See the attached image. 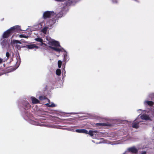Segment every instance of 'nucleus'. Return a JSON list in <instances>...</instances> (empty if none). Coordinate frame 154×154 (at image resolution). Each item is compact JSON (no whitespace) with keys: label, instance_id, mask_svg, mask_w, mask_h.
Wrapping results in <instances>:
<instances>
[{"label":"nucleus","instance_id":"f257e3e1","mask_svg":"<svg viewBox=\"0 0 154 154\" xmlns=\"http://www.w3.org/2000/svg\"><path fill=\"white\" fill-rule=\"evenodd\" d=\"M46 39L48 41V44L52 46H50V48L53 50L58 52L63 51L66 52L64 49L60 46L58 42L51 39L49 37H47Z\"/></svg>","mask_w":154,"mask_h":154},{"label":"nucleus","instance_id":"f03ea898","mask_svg":"<svg viewBox=\"0 0 154 154\" xmlns=\"http://www.w3.org/2000/svg\"><path fill=\"white\" fill-rule=\"evenodd\" d=\"M143 114L141 115L140 117L141 119L146 120L152 121V111L149 109V111L147 110H142Z\"/></svg>","mask_w":154,"mask_h":154},{"label":"nucleus","instance_id":"7ed1b4c3","mask_svg":"<svg viewBox=\"0 0 154 154\" xmlns=\"http://www.w3.org/2000/svg\"><path fill=\"white\" fill-rule=\"evenodd\" d=\"M57 16V13L53 11H46L43 14L42 17L44 19H50Z\"/></svg>","mask_w":154,"mask_h":154},{"label":"nucleus","instance_id":"20e7f679","mask_svg":"<svg viewBox=\"0 0 154 154\" xmlns=\"http://www.w3.org/2000/svg\"><path fill=\"white\" fill-rule=\"evenodd\" d=\"M57 21V19L56 16L48 19L47 21L46 26L49 27L50 29H51L53 25Z\"/></svg>","mask_w":154,"mask_h":154},{"label":"nucleus","instance_id":"39448f33","mask_svg":"<svg viewBox=\"0 0 154 154\" xmlns=\"http://www.w3.org/2000/svg\"><path fill=\"white\" fill-rule=\"evenodd\" d=\"M152 95H153V94L149 95L146 100H145L144 101L143 104L145 106H153L154 104L153 102L152 101L149 100H153V99L151 97V96Z\"/></svg>","mask_w":154,"mask_h":154},{"label":"nucleus","instance_id":"423d86ee","mask_svg":"<svg viewBox=\"0 0 154 154\" xmlns=\"http://www.w3.org/2000/svg\"><path fill=\"white\" fill-rule=\"evenodd\" d=\"M1 41V45L3 50L8 49L9 48L10 44L8 40L2 38Z\"/></svg>","mask_w":154,"mask_h":154},{"label":"nucleus","instance_id":"0eeeda50","mask_svg":"<svg viewBox=\"0 0 154 154\" xmlns=\"http://www.w3.org/2000/svg\"><path fill=\"white\" fill-rule=\"evenodd\" d=\"M12 33V32L9 29L3 33L2 36V38L4 39L5 38H8L9 36L11 35Z\"/></svg>","mask_w":154,"mask_h":154},{"label":"nucleus","instance_id":"6e6552de","mask_svg":"<svg viewBox=\"0 0 154 154\" xmlns=\"http://www.w3.org/2000/svg\"><path fill=\"white\" fill-rule=\"evenodd\" d=\"M20 28V26L17 25L11 27L10 29L13 33L14 32H17L21 30Z\"/></svg>","mask_w":154,"mask_h":154},{"label":"nucleus","instance_id":"1a4fd4ad","mask_svg":"<svg viewBox=\"0 0 154 154\" xmlns=\"http://www.w3.org/2000/svg\"><path fill=\"white\" fill-rule=\"evenodd\" d=\"M76 3V2L75 1V0H69L65 3V4L66 7L69 5H74Z\"/></svg>","mask_w":154,"mask_h":154},{"label":"nucleus","instance_id":"9d476101","mask_svg":"<svg viewBox=\"0 0 154 154\" xmlns=\"http://www.w3.org/2000/svg\"><path fill=\"white\" fill-rule=\"evenodd\" d=\"M99 132L97 131H92L90 130L89 132H88V133L87 134H88L90 135L93 138H94V135H98Z\"/></svg>","mask_w":154,"mask_h":154},{"label":"nucleus","instance_id":"9b49d317","mask_svg":"<svg viewBox=\"0 0 154 154\" xmlns=\"http://www.w3.org/2000/svg\"><path fill=\"white\" fill-rule=\"evenodd\" d=\"M128 150L130 152L133 153H137L138 151V149H136L134 146L128 148Z\"/></svg>","mask_w":154,"mask_h":154},{"label":"nucleus","instance_id":"f8f14e48","mask_svg":"<svg viewBox=\"0 0 154 154\" xmlns=\"http://www.w3.org/2000/svg\"><path fill=\"white\" fill-rule=\"evenodd\" d=\"M38 120H36V121H32L30 123L31 124L36 125H39V126H44V124H41L40 122H38Z\"/></svg>","mask_w":154,"mask_h":154},{"label":"nucleus","instance_id":"ddd939ff","mask_svg":"<svg viewBox=\"0 0 154 154\" xmlns=\"http://www.w3.org/2000/svg\"><path fill=\"white\" fill-rule=\"evenodd\" d=\"M75 131L79 133H85L86 134L88 133V131L85 129H76L75 130Z\"/></svg>","mask_w":154,"mask_h":154},{"label":"nucleus","instance_id":"4468645a","mask_svg":"<svg viewBox=\"0 0 154 154\" xmlns=\"http://www.w3.org/2000/svg\"><path fill=\"white\" fill-rule=\"evenodd\" d=\"M32 102L33 104H37L39 103V101L35 97H31Z\"/></svg>","mask_w":154,"mask_h":154},{"label":"nucleus","instance_id":"2eb2a0df","mask_svg":"<svg viewBox=\"0 0 154 154\" xmlns=\"http://www.w3.org/2000/svg\"><path fill=\"white\" fill-rule=\"evenodd\" d=\"M35 40L39 42H40V45L41 46H42L43 45H46L45 44L43 43V40L42 38H36L35 39Z\"/></svg>","mask_w":154,"mask_h":154},{"label":"nucleus","instance_id":"dca6fc26","mask_svg":"<svg viewBox=\"0 0 154 154\" xmlns=\"http://www.w3.org/2000/svg\"><path fill=\"white\" fill-rule=\"evenodd\" d=\"M27 48L29 49H32L34 48H38V46H36L34 44H32L30 45H26Z\"/></svg>","mask_w":154,"mask_h":154},{"label":"nucleus","instance_id":"f3484780","mask_svg":"<svg viewBox=\"0 0 154 154\" xmlns=\"http://www.w3.org/2000/svg\"><path fill=\"white\" fill-rule=\"evenodd\" d=\"M48 28L50 29V28L47 26H45L41 29V32H43L44 34H45L46 33L47 29Z\"/></svg>","mask_w":154,"mask_h":154},{"label":"nucleus","instance_id":"a211bd4d","mask_svg":"<svg viewBox=\"0 0 154 154\" xmlns=\"http://www.w3.org/2000/svg\"><path fill=\"white\" fill-rule=\"evenodd\" d=\"M139 122H134L132 124V127L135 128H137L139 127Z\"/></svg>","mask_w":154,"mask_h":154},{"label":"nucleus","instance_id":"6ab92c4d","mask_svg":"<svg viewBox=\"0 0 154 154\" xmlns=\"http://www.w3.org/2000/svg\"><path fill=\"white\" fill-rule=\"evenodd\" d=\"M64 60L65 62H67L69 60V57L67 56L66 54H65L64 55Z\"/></svg>","mask_w":154,"mask_h":154},{"label":"nucleus","instance_id":"aec40b11","mask_svg":"<svg viewBox=\"0 0 154 154\" xmlns=\"http://www.w3.org/2000/svg\"><path fill=\"white\" fill-rule=\"evenodd\" d=\"M56 74L58 75H60L61 73V70L60 69H57L56 71Z\"/></svg>","mask_w":154,"mask_h":154},{"label":"nucleus","instance_id":"412c9836","mask_svg":"<svg viewBox=\"0 0 154 154\" xmlns=\"http://www.w3.org/2000/svg\"><path fill=\"white\" fill-rule=\"evenodd\" d=\"M96 125L97 126H106V124L104 123H96Z\"/></svg>","mask_w":154,"mask_h":154},{"label":"nucleus","instance_id":"4be33fe9","mask_svg":"<svg viewBox=\"0 0 154 154\" xmlns=\"http://www.w3.org/2000/svg\"><path fill=\"white\" fill-rule=\"evenodd\" d=\"M45 105L49 107H54L55 106V105L54 103H52L51 104H50L49 103H47Z\"/></svg>","mask_w":154,"mask_h":154},{"label":"nucleus","instance_id":"5701e85b","mask_svg":"<svg viewBox=\"0 0 154 154\" xmlns=\"http://www.w3.org/2000/svg\"><path fill=\"white\" fill-rule=\"evenodd\" d=\"M26 106L25 107V109H29V108L30 107V105L29 103L27 102H26Z\"/></svg>","mask_w":154,"mask_h":154},{"label":"nucleus","instance_id":"b1692460","mask_svg":"<svg viewBox=\"0 0 154 154\" xmlns=\"http://www.w3.org/2000/svg\"><path fill=\"white\" fill-rule=\"evenodd\" d=\"M19 37L20 38H27L29 37V36L28 35L26 36V35H25L24 34H21L19 35Z\"/></svg>","mask_w":154,"mask_h":154},{"label":"nucleus","instance_id":"393cba45","mask_svg":"<svg viewBox=\"0 0 154 154\" xmlns=\"http://www.w3.org/2000/svg\"><path fill=\"white\" fill-rule=\"evenodd\" d=\"M62 62L61 61L59 60L58 62V65L59 68H60L62 65Z\"/></svg>","mask_w":154,"mask_h":154},{"label":"nucleus","instance_id":"a878e982","mask_svg":"<svg viewBox=\"0 0 154 154\" xmlns=\"http://www.w3.org/2000/svg\"><path fill=\"white\" fill-rule=\"evenodd\" d=\"M39 99L40 100H42L46 99V98L45 97L41 96H39Z\"/></svg>","mask_w":154,"mask_h":154},{"label":"nucleus","instance_id":"bb28decb","mask_svg":"<svg viewBox=\"0 0 154 154\" xmlns=\"http://www.w3.org/2000/svg\"><path fill=\"white\" fill-rule=\"evenodd\" d=\"M13 42L15 44H21V42L18 40H15L13 41Z\"/></svg>","mask_w":154,"mask_h":154},{"label":"nucleus","instance_id":"cd10ccee","mask_svg":"<svg viewBox=\"0 0 154 154\" xmlns=\"http://www.w3.org/2000/svg\"><path fill=\"white\" fill-rule=\"evenodd\" d=\"M16 46L17 48L19 50L21 48V46L20 45L17 44L16 45Z\"/></svg>","mask_w":154,"mask_h":154},{"label":"nucleus","instance_id":"c85d7f7f","mask_svg":"<svg viewBox=\"0 0 154 154\" xmlns=\"http://www.w3.org/2000/svg\"><path fill=\"white\" fill-rule=\"evenodd\" d=\"M6 56L7 58V59H8V57L10 56L9 53L8 52H7L6 54Z\"/></svg>","mask_w":154,"mask_h":154},{"label":"nucleus","instance_id":"c756f323","mask_svg":"<svg viewBox=\"0 0 154 154\" xmlns=\"http://www.w3.org/2000/svg\"><path fill=\"white\" fill-rule=\"evenodd\" d=\"M66 129L67 130H68V131H71L75 132V131H74V129H73L67 128V129Z\"/></svg>","mask_w":154,"mask_h":154},{"label":"nucleus","instance_id":"7c9ffc66","mask_svg":"<svg viewBox=\"0 0 154 154\" xmlns=\"http://www.w3.org/2000/svg\"><path fill=\"white\" fill-rule=\"evenodd\" d=\"M15 60H16L17 61V62H16V64L17 66H19V63L20 62H19V63H18V60H17V58H16L15 59ZM19 62H20V60H19Z\"/></svg>","mask_w":154,"mask_h":154},{"label":"nucleus","instance_id":"2f4dec72","mask_svg":"<svg viewBox=\"0 0 154 154\" xmlns=\"http://www.w3.org/2000/svg\"><path fill=\"white\" fill-rule=\"evenodd\" d=\"M112 2L114 3H117V0H112Z\"/></svg>","mask_w":154,"mask_h":154},{"label":"nucleus","instance_id":"473e14b6","mask_svg":"<svg viewBox=\"0 0 154 154\" xmlns=\"http://www.w3.org/2000/svg\"><path fill=\"white\" fill-rule=\"evenodd\" d=\"M55 1L58 2H61L62 0H54Z\"/></svg>","mask_w":154,"mask_h":154},{"label":"nucleus","instance_id":"72a5a7b5","mask_svg":"<svg viewBox=\"0 0 154 154\" xmlns=\"http://www.w3.org/2000/svg\"><path fill=\"white\" fill-rule=\"evenodd\" d=\"M2 62V59L0 57V63Z\"/></svg>","mask_w":154,"mask_h":154},{"label":"nucleus","instance_id":"f704fd0d","mask_svg":"<svg viewBox=\"0 0 154 154\" xmlns=\"http://www.w3.org/2000/svg\"><path fill=\"white\" fill-rule=\"evenodd\" d=\"M92 141L93 142V143H94V142H94V140H92Z\"/></svg>","mask_w":154,"mask_h":154},{"label":"nucleus","instance_id":"c9c22d12","mask_svg":"<svg viewBox=\"0 0 154 154\" xmlns=\"http://www.w3.org/2000/svg\"><path fill=\"white\" fill-rule=\"evenodd\" d=\"M138 110H138H141V109H139Z\"/></svg>","mask_w":154,"mask_h":154},{"label":"nucleus","instance_id":"e433bc0d","mask_svg":"<svg viewBox=\"0 0 154 154\" xmlns=\"http://www.w3.org/2000/svg\"><path fill=\"white\" fill-rule=\"evenodd\" d=\"M64 72L65 73V70H64Z\"/></svg>","mask_w":154,"mask_h":154},{"label":"nucleus","instance_id":"4c0bfd02","mask_svg":"<svg viewBox=\"0 0 154 154\" xmlns=\"http://www.w3.org/2000/svg\"><path fill=\"white\" fill-rule=\"evenodd\" d=\"M101 143V142H100L99 143Z\"/></svg>","mask_w":154,"mask_h":154},{"label":"nucleus","instance_id":"58836bf2","mask_svg":"<svg viewBox=\"0 0 154 154\" xmlns=\"http://www.w3.org/2000/svg\"><path fill=\"white\" fill-rule=\"evenodd\" d=\"M144 148V147H143L142 148V149H143V148Z\"/></svg>","mask_w":154,"mask_h":154}]
</instances>
